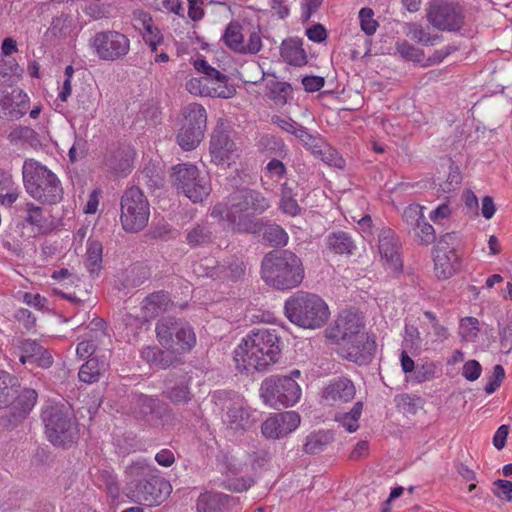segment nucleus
<instances>
[{
    "mask_svg": "<svg viewBox=\"0 0 512 512\" xmlns=\"http://www.w3.org/2000/svg\"><path fill=\"white\" fill-rule=\"evenodd\" d=\"M194 68L198 72L203 73V77L211 81V84H227L228 77L214 67L210 66L204 59H197L194 62Z\"/></svg>",
    "mask_w": 512,
    "mask_h": 512,
    "instance_id": "37998d69",
    "label": "nucleus"
},
{
    "mask_svg": "<svg viewBox=\"0 0 512 512\" xmlns=\"http://www.w3.org/2000/svg\"><path fill=\"white\" fill-rule=\"evenodd\" d=\"M356 395L354 383L346 377H337L328 382L320 391V403L328 407H340L351 402Z\"/></svg>",
    "mask_w": 512,
    "mask_h": 512,
    "instance_id": "a211bd4d",
    "label": "nucleus"
},
{
    "mask_svg": "<svg viewBox=\"0 0 512 512\" xmlns=\"http://www.w3.org/2000/svg\"><path fill=\"white\" fill-rule=\"evenodd\" d=\"M363 406L362 401H357L350 411L337 414L335 420L339 422L346 431L353 433L359 428V419L363 411Z\"/></svg>",
    "mask_w": 512,
    "mask_h": 512,
    "instance_id": "e433bc0d",
    "label": "nucleus"
},
{
    "mask_svg": "<svg viewBox=\"0 0 512 512\" xmlns=\"http://www.w3.org/2000/svg\"><path fill=\"white\" fill-rule=\"evenodd\" d=\"M423 206L411 204L407 206L402 214L403 221L411 230H417L419 223L425 219Z\"/></svg>",
    "mask_w": 512,
    "mask_h": 512,
    "instance_id": "a18cd8bd",
    "label": "nucleus"
},
{
    "mask_svg": "<svg viewBox=\"0 0 512 512\" xmlns=\"http://www.w3.org/2000/svg\"><path fill=\"white\" fill-rule=\"evenodd\" d=\"M427 20L441 31H459L464 24L461 6L453 0H430Z\"/></svg>",
    "mask_w": 512,
    "mask_h": 512,
    "instance_id": "2eb2a0df",
    "label": "nucleus"
},
{
    "mask_svg": "<svg viewBox=\"0 0 512 512\" xmlns=\"http://www.w3.org/2000/svg\"><path fill=\"white\" fill-rule=\"evenodd\" d=\"M29 108V98L22 90L14 89L11 93L0 91V117L17 120Z\"/></svg>",
    "mask_w": 512,
    "mask_h": 512,
    "instance_id": "5701e85b",
    "label": "nucleus"
},
{
    "mask_svg": "<svg viewBox=\"0 0 512 512\" xmlns=\"http://www.w3.org/2000/svg\"><path fill=\"white\" fill-rule=\"evenodd\" d=\"M261 275L268 286L285 291L294 289L302 283L305 269L301 258L294 252L273 250L262 260Z\"/></svg>",
    "mask_w": 512,
    "mask_h": 512,
    "instance_id": "7ed1b4c3",
    "label": "nucleus"
},
{
    "mask_svg": "<svg viewBox=\"0 0 512 512\" xmlns=\"http://www.w3.org/2000/svg\"><path fill=\"white\" fill-rule=\"evenodd\" d=\"M134 152L131 148H120L106 160V165L117 173H127L132 166Z\"/></svg>",
    "mask_w": 512,
    "mask_h": 512,
    "instance_id": "72a5a7b5",
    "label": "nucleus"
},
{
    "mask_svg": "<svg viewBox=\"0 0 512 512\" xmlns=\"http://www.w3.org/2000/svg\"><path fill=\"white\" fill-rule=\"evenodd\" d=\"M120 206V221L126 232L136 233L146 227L150 216V204L139 187L127 188L121 197Z\"/></svg>",
    "mask_w": 512,
    "mask_h": 512,
    "instance_id": "9d476101",
    "label": "nucleus"
},
{
    "mask_svg": "<svg viewBox=\"0 0 512 512\" xmlns=\"http://www.w3.org/2000/svg\"><path fill=\"white\" fill-rule=\"evenodd\" d=\"M269 201L263 194L253 189H241L232 193L228 199L227 221L238 232L256 233L260 224L255 215L269 208Z\"/></svg>",
    "mask_w": 512,
    "mask_h": 512,
    "instance_id": "20e7f679",
    "label": "nucleus"
},
{
    "mask_svg": "<svg viewBox=\"0 0 512 512\" xmlns=\"http://www.w3.org/2000/svg\"><path fill=\"white\" fill-rule=\"evenodd\" d=\"M482 372V367L480 363L476 360H469L463 366L462 375L468 381L477 380Z\"/></svg>",
    "mask_w": 512,
    "mask_h": 512,
    "instance_id": "680f3d73",
    "label": "nucleus"
},
{
    "mask_svg": "<svg viewBox=\"0 0 512 512\" xmlns=\"http://www.w3.org/2000/svg\"><path fill=\"white\" fill-rule=\"evenodd\" d=\"M173 305L169 295L163 291L147 296L142 302L143 317L153 319L169 310Z\"/></svg>",
    "mask_w": 512,
    "mask_h": 512,
    "instance_id": "c85d7f7f",
    "label": "nucleus"
},
{
    "mask_svg": "<svg viewBox=\"0 0 512 512\" xmlns=\"http://www.w3.org/2000/svg\"><path fill=\"white\" fill-rule=\"evenodd\" d=\"M18 349L20 351L19 360L22 364L30 363L42 368H49L53 363V358L49 351L36 340H20Z\"/></svg>",
    "mask_w": 512,
    "mask_h": 512,
    "instance_id": "b1692460",
    "label": "nucleus"
},
{
    "mask_svg": "<svg viewBox=\"0 0 512 512\" xmlns=\"http://www.w3.org/2000/svg\"><path fill=\"white\" fill-rule=\"evenodd\" d=\"M16 211L27 224L35 226L38 229H42L46 226L47 218L41 206L30 201H25L24 203L16 205Z\"/></svg>",
    "mask_w": 512,
    "mask_h": 512,
    "instance_id": "7c9ffc66",
    "label": "nucleus"
},
{
    "mask_svg": "<svg viewBox=\"0 0 512 512\" xmlns=\"http://www.w3.org/2000/svg\"><path fill=\"white\" fill-rule=\"evenodd\" d=\"M102 261V244L97 240H89L87 243V266L94 271Z\"/></svg>",
    "mask_w": 512,
    "mask_h": 512,
    "instance_id": "3c124183",
    "label": "nucleus"
},
{
    "mask_svg": "<svg viewBox=\"0 0 512 512\" xmlns=\"http://www.w3.org/2000/svg\"><path fill=\"white\" fill-rule=\"evenodd\" d=\"M235 150L236 145L227 132L220 130L213 132L210 140V153L213 162L223 164L229 161Z\"/></svg>",
    "mask_w": 512,
    "mask_h": 512,
    "instance_id": "bb28decb",
    "label": "nucleus"
},
{
    "mask_svg": "<svg viewBox=\"0 0 512 512\" xmlns=\"http://www.w3.org/2000/svg\"><path fill=\"white\" fill-rule=\"evenodd\" d=\"M302 84L307 92H316L324 86L325 80L321 76H306L302 79Z\"/></svg>",
    "mask_w": 512,
    "mask_h": 512,
    "instance_id": "69168bd1",
    "label": "nucleus"
},
{
    "mask_svg": "<svg viewBox=\"0 0 512 512\" xmlns=\"http://www.w3.org/2000/svg\"><path fill=\"white\" fill-rule=\"evenodd\" d=\"M184 123L177 135V142L185 151L195 149L204 137L207 123L206 109L191 103L183 109Z\"/></svg>",
    "mask_w": 512,
    "mask_h": 512,
    "instance_id": "4468645a",
    "label": "nucleus"
},
{
    "mask_svg": "<svg viewBox=\"0 0 512 512\" xmlns=\"http://www.w3.org/2000/svg\"><path fill=\"white\" fill-rule=\"evenodd\" d=\"M396 50L401 55L402 58L408 61H413L417 63H421L424 61V52L423 50L415 47L411 43L406 40L401 42H397Z\"/></svg>",
    "mask_w": 512,
    "mask_h": 512,
    "instance_id": "49530a36",
    "label": "nucleus"
},
{
    "mask_svg": "<svg viewBox=\"0 0 512 512\" xmlns=\"http://www.w3.org/2000/svg\"><path fill=\"white\" fill-rule=\"evenodd\" d=\"M373 17L374 11L371 8L364 7L359 11L361 30L368 36L373 35L379 26Z\"/></svg>",
    "mask_w": 512,
    "mask_h": 512,
    "instance_id": "8fccbe9b",
    "label": "nucleus"
},
{
    "mask_svg": "<svg viewBox=\"0 0 512 512\" xmlns=\"http://www.w3.org/2000/svg\"><path fill=\"white\" fill-rule=\"evenodd\" d=\"M89 45L100 60L115 62L123 60L129 54L131 41L120 31L102 30L93 35Z\"/></svg>",
    "mask_w": 512,
    "mask_h": 512,
    "instance_id": "ddd939ff",
    "label": "nucleus"
},
{
    "mask_svg": "<svg viewBox=\"0 0 512 512\" xmlns=\"http://www.w3.org/2000/svg\"><path fill=\"white\" fill-rule=\"evenodd\" d=\"M78 109L84 117H94L97 103L95 98L87 93H81L77 96Z\"/></svg>",
    "mask_w": 512,
    "mask_h": 512,
    "instance_id": "4d7b16f0",
    "label": "nucleus"
},
{
    "mask_svg": "<svg viewBox=\"0 0 512 512\" xmlns=\"http://www.w3.org/2000/svg\"><path fill=\"white\" fill-rule=\"evenodd\" d=\"M47 439L54 446H70L79 438L76 417L69 405L49 404L41 413Z\"/></svg>",
    "mask_w": 512,
    "mask_h": 512,
    "instance_id": "6e6552de",
    "label": "nucleus"
},
{
    "mask_svg": "<svg viewBox=\"0 0 512 512\" xmlns=\"http://www.w3.org/2000/svg\"><path fill=\"white\" fill-rule=\"evenodd\" d=\"M26 192L44 205H55L63 198V187L57 175L34 159H26L22 168Z\"/></svg>",
    "mask_w": 512,
    "mask_h": 512,
    "instance_id": "39448f33",
    "label": "nucleus"
},
{
    "mask_svg": "<svg viewBox=\"0 0 512 512\" xmlns=\"http://www.w3.org/2000/svg\"><path fill=\"white\" fill-rule=\"evenodd\" d=\"M132 410L138 417H150L151 420L162 419L167 411V405L158 398L144 394H135L131 399Z\"/></svg>",
    "mask_w": 512,
    "mask_h": 512,
    "instance_id": "a878e982",
    "label": "nucleus"
},
{
    "mask_svg": "<svg viewBox=\"0 0 512 512\" xmlns=\"http://www.w3.org/2000/svg\"><path fill=\"white\" fill-rule=\"evenodd\" d=\"M171 177L177 190L194 203L203 201L211 192L207 177L201 175L193 164L183 163L174 166Z\"/></svg>",
    "mask_w": 512,
    "mask_h": 512,
    "instance_id": "f8f14e48",
    "label": "nucleus"
},
{
    "mask_svg": "<svg viewBox=\"0 0 512 512\" xmlns=\"http://www.w3.org/2000/svg\"><path fill=\"white\" fill-rule=\"evenodd\" d=\"M289 321L305 329H317L328 320L330 312L326 302L318 295L306 291H297L284 305Z\"/></svg>",
    "mask_w": 512,
    "mask_h": 512,
    "instance_id": "423d86ee",
    "label": "nucleus"
},
{
    "mask_svg": "<svg viewBox=\"0 0 512 512\" xmlns=\"http://www.w3.org/2000/svg\"><path fill=\"white\" fill-rule=\"evenodd\" d=\"M108 368L109 359L105 354L93 356L81 366L78 373L79 380L88 384L97 382Z\"/></svg>",
    "mask_w": 512,
    "mask_h": 512,
    "instance_id": "cd10ccee",
    "label": "nucleus"
},
{
    "mask_svg": "<svg viewBox=\"0 0 512 512\" xmlns=\"http://www.w3.org/2000/svg\"><path fill=\"white\" fill-rule=\"evenodd\" d=\"M399 248L400 242L395 232L389 228L382 229L378 236V250L385 267L393 272L402 270Z\"/></svg>",
    "mask_w": 512,
    "mask_h": 512,
    "instance_id": "aec40b11",
    "label": "nucleus"
},
{
    "mask_svg": "<svg viewBox=\"0 0 512 512\" xmlns=\"http://www.w3.org/2000/svg\"><path fill=\"white\" fill-rule=\"evenodd\" d=\"M281 354V337L276 329L251 330L234 350V360L240 372L267 371Z\"/></svg>",
    "mask_w": 512,
    "mask_h": 512,
    "instance_id": "f257e3e1",
    "label": "nucleus"
},
{
    "mask_svg": "<svg viewBox=\"0 0 512 512\" xmlns=\"http://www.w3.org/2000/svg\"><path fill=\"white\" fill-rule=\"evenodd\" d=\"M149 472V467L140 461L127 468L126 473L133 478L128 485V495L142 505L154 506L169 496L172 487L164 478L148 475Z\"/></svg>",
    "mask_w": 512,
    "mask_h": 512,
    "instance_id": "0eeeda50",
    "label": "nucleus"
},
{
    "mask_svg": "<svg viewBox=\"0 0 512 512\" xmlns=\"http://www.w3.org/2000/svg\"><path fill=\"white\" fill-rule=\"evenodd\" d=\"M404 29V32L408 38L417 43H421L428 46L435 45L442 38L439 35L429 34L423 29L421 25L416 23H408L406 24Z\"/></svg>",
    "mask_w": 512,
    "mask_h": 512,
    "instance_id": "58836bf2",
    "label": "nucleus"
},
{
    "mask_svg": "<svg viewBox=\"0 0 512 512\" xmlns=\"http://www.w3.org/2000/svg\"><path fill=\"white\" fill-rule=\"evenodd\" d=\"M451 238V234L444 235L434 251V269L438 279L450 278L459 267V258L455 250L444 246Z\"/></svg>",
    "mask_w": 512,
    "mask_h": 512,
    "instance_id": "412c9836",
    "label": "nucleus"
},
{
    "mask_svg": "<svg viewBox=\"0 0 512 512\" xmlns=\"http://www.w3.org/2000/svg\"><path fill=\"white\" fill-rule=\"evenodd\" d=\"M328 247L337 254H352L356 246L348 233L337 231L327 237Z\"/></svg>",
    "mask_w": 512,
    "mask_h": 512,
    "instance_id": "f704fd0d",
    "label": "nucleus"
},
{
    "mask_svg": "<svg viewBox=\"0 0 512 512\" xmlns=\"http://www.w3.org/2000/svg\"><path fill=\"white\" fill-rule=\"evenodd\" d=\"M434 376V367L431 364H425L414 369L413 379L417 383L431 380Z\"/></svg>",
    "mask_w": 512,
    "mask_h": 512,
    "instance_id": "e2e57ef3",
    "label": "nucleus"
},
{
    "mask_svg": "<svg viewBox=\"0 0 512 512\" xmlns=\"http://www.w3.org/2000/svg\"><path fill=\"white\" fill-rule=\"evenodd\" d=\"M327 337L339 346L341 356L347 360L363 365L373 358L375 342L364 332V323L357 313L341 312Z\"/></svg>",
    "mask_w": 512,
    "mask_h": 512,
    "instance_id": "f03ea898",
    "label": "nucleus"
},
{
    "mask_svg": "<svg viewBox=\"0 0 512 512\" xmlns=\"http://www.w3.org/2000/svg\"><path fill=\"white\" fill-rule=\"evenodd\" d=\"M17 392V380L8 372L0 371V408L7 407Z\"/></svg>",
    "mask_w": 512,
    "mask_h": 512,
    "instance_id": "4c0bfd02",
    "label": "nucleus"
},
{
    "mask_svg": "<svg viewBox=\"0 0 512 512\" xmlns=\"http://www.w3.org/2000/svg\"><path fill=\"white\" fill-rule=\"evenodd\" d=\"M85 13L94 20L107 19L110 16L109 6L95 0L86 6Z\"/></svg>",
    "mask_w": 512,
    "mask_h": 512,
    "instance_id": "bf43d9fd",
    "label": "nucleus"
},
{
    "mask_svg": "<svg viewBox=\"0 0 512 512\" xmlns=\"http://www.w3.org/2000/svg\"><path fill=\"white\" fill-rule=\"evenodd\" d=\"M20 69L15 58H5L0 54V83H5L10 80L12 75H21Z\"/></svg>",
    "mask_w": 512,
    "mask_h": 512,
    "instance_id": "09e8293b",
    "label": "nucleus"
},
{
    "mask_svg": "<svg viewBox=\"0 0 512 512\" xmlns=\"http://www.w3.org/2000/svg\"><path fill=\"white\" fill-rule=\"evenodd\" d=\"M186 89L196 96L218 97L223 99L231 98L236 90L228 84H211V81L204 77L192 78L186 82Z\"/></svg>",
    "mask_w": 512,
    "mask_h": 512,
    "instance_id": "393cba45",
    "label": "nucleus"
},
{
    "mask_svg": "<svg viewBox=\"0 0 512 512\" xmlns=\"http://www.w3.org/2000/svg\"><path fill=\"white\" fill-rule=\"evenodd\" d=\"M36 136L37 134L32 128L18 126L10 131L8 139L10 142L24 140L26 142L32 143L34 140H36Z\"/></svg>",
    "mask_w": 512,
    "mask_h": 512,
    "instance_id": "052dcab7",
    "label": "nucleus"
},
{
    "mask_svg": "<svg viewBox=\"0 0 512 512\" xmlns=\"http://www.w3.org/2000/svg\"><path fill=\"white\" fill-rule=\"evenodd\" d=\"M163 393L174 404L187 403L192 397L187 384L183 381L174 386H167Z\"/></svg>",
    "mask_w": 512,
    "mask_h": 512,
    "instance_id": "c03bdc74",
    "label": "nucleus"
},
{
    "mask_svg": "<svg viewBox=\"0 0 512 512\" xmlns=\"http://www.w3.org/2000/svg\"><path fill=\"white\" fill-rule=\"evenodd\" d=\"M292 134L303 142L305 146L309 147L313 154L321 152V144H324V141L321 138L310 134L306 128L300 126L297 130H293Z\"/></svg>",
    "mask_w": 512,
    "mask_h": 512,
    "instance_id": "de8ad7c7",
    "label": "nucleus"
},
{
    "mask_svg": "<svg viewBox=\"0 0 512 512\" xmlns=\"http://www.w3.org/2000/svg\"><path fill=\"white\" fill-rule=\"evenodd\" d=\"M37 397L34 389L21 388L18 385V392L7 406L9 408V423L12 426H16L29 415L36 404Z\"/></svg>",
    "mask_w": 512,
    "mask_h": 512,
    "instance_id": "4be33fe9",
    "label": "nucleus"
},
{
    "mask_svg": "<svg viewBox=\"0 0 512 512\" xmlns=\"http://www.w3.org/2000/svg\"><path fill=\"white\" fill-rule=\"evenodd\" d=\"M215 398L221 402L222 421L228 430L237 433L245 431L253 425L254 419L241 398L237 396L227 399L225 392L217 393Z\"/></svg>",
    "mask_w": 512,
    "mask_h": 512,
    "instance_id": "dca6fc26",
    "label": "nucleus"
},
{
    "mask_svg": "<svg viewBox=\"0 0 512 512\" xmlns=\"http://www.w3.org/2000/svg\"><path fill=\"white\" fill-rule=\"evenodd\" d=\"M263 239L273 247H282L288 243V234L280 225L272 223L263 228Z\"/></svg>",
    "mask_w": 512,
    "mask_h": 512,
    "instance_id": "ea45409f",
    "label": "nucleus"
},
{
    "mask_svg": "<svg viewBox=\"0 0 512 512\" xmlns=\"http://www.w3.org/2000/svg\"><path fill=\"white\" fill-rule=\"evenodd\" d=\"M333 441V435L329 431H318L306 437L303 450L308 454H317Z\"/></svg>",
    "mask_w": 512,
    "mask_h": 512,
    "instance_id": "c9c22d12",
    "label": "nucleus"
},
{
    "mask_svg": "<svg viewBox=\"0 0 512 512\" xmlns=\"http://www.w3.org/2000/svg\"><path fill=\"white\" fill-rule=\"evenodd\" d=\"M478 320L474 317H466L461 320L459 333L466 341H473L479 331Z\"/></svg>",
    "mask_w": 512,
    "mask_h": 512,
    "instance_id": "5fc2aeb1",
    "label": "nucleus"
},
{
    "mask_svg": "<svg viewBox=\"0 0 512 512\" xmlns=\"http://www.w3.org/2000/svg\"><path fill=\"white\" fill-rule=\"evenodd\" d=\"M280 55L290 65L302 66L307 63V55L299 39L284 40L280 47Z\"/></svg>",
    "mask_w": 512,
    "mask_h": 512,
    "instance_id": "c756f323",
    "label": "nucleus"
},
{
    "mask_svg": "<svg viewBox=\"0 0 512 512\" xmlns=\"http://www.w3.org/2000/svg\"><path fill=\"white\" fill-rule=\"evenodd\" d=\"M229 496L221 493L206 492L199 496L197 512H219L228 503Z\"/></svg>",
    "mask_w": 512,
    "mask_h": 512,
    "instance_id": "473e14b6",
    "label": "nucleus"
},
{
    "mask_svg": "<svg viewBox=\"0 0 512 512\" xmlns=\"http://www.w3.org/2000/svg\"><path fill=\"white\" fill-rule=\"evenodd\" d=\"M155 331L163 347L175 349L179 354L191 351L197 342L193 327L182 319L163 317L156 323Z\"/></svg>",
    "mask_w": 512,
    "mask_h": 512,
    "instance_id": "1a4fd4ad",
    "label": "nucleus"
},
{
    "mask_svg": "<svg viewBox=\"0 0 512 512\" xmlns=\"http://www.w3.org/2000/svg\"><path fill=\"white\" fill-rule=\"evenodd\" d=\"M242 25L231 21L222 35L224 44L233 52L239 54H257L262 48V39L259 31H252L248 41L245 42Z\"/></svg>",
    "mask_w": 512,
    "mask_h": 512,
    "instance_id": "f3484780",
    "label": "nucleus"
},
{
    "mask_svg": "<svg viewBox=\"0 0 512 512\" xmlns=\"http://www.w3.org/2000/svg\"><path fill=\"white\" fill-rule=\"evenodd\" d=\"M179 353L175 349L166 348V350H162L158 357L157 363L155 367L160 369H167L171 366H176L180 363L181 359L178 356Z\"/></svg>",
    "mask_w": 512,
    "mask_h": 512,
    "instance_id": "13d9d810",
    "label": "nucleus"
},
{
    "mask_svg": "<svg viewBox=\"0 0 512 512\" xmlns=\"http://www.w3.org/2000/svg\"><path fill=\"white\" fill-rule=\"evenodd\" d=\"M260 390L264 402L275 409L293 406L301 397V388L291 376H271Z\"/></svg>",
    "mask_w": 512,
    "mask_h": 512,
    "instance_id": "9b49d317",
    "label": "nucleus"
},
{
    "mask_svg": "<svg viewBox=\"0 0 512 512\" xmlns=\"http://www.w3.org/2000/svg\"><path fill=\"white\" fill-rule=\"evenodd\" d=\"M15 318L23 324V326L30 330L35 326L36 318L33 316L30 310L21 308L16 311Z\"/></svg>",
    "mask_w": 512,
    "mask_h": 512,
    "instance_id": "338daca9",
    "label": "nucleus"
},
{
    "mask_svg": "<svg viewBox=\"0 0 512 512\" xmlns=\"http://www.w3.org/2000/svg\"><path fill=\"white\" fill-rule=\"evenodd\" d=\"M268 95L278 105L287 103L288 95L292 91V87L287 82L271 80L267 83Z\"/></svg>",
    "mask_w": 512,
    "mask_h": 512,
    "instance_id": "79ce46f5",
    "label": "nucleus"
},
{
    "mask_svg": "<svg viewBox=\"0 0 512 512\" xmlns=\"http://www.w3.org/2000/svg\"><path fill=\"white\" fill-rule=\"evenodd\" d=\"M68 17L64 14L55 17L51 23V31L54 35H66L69 25L67 24Z\"/></svg>",
    "mask_w": 512,
    "mask_h": 512,
    "instance_id": "774afa93",
    "label": "nucleus"
},
{
    "mask_svg": "<svg viewBox=\"0 0 512 512\" xmlns=\"http://www.w3.org/2000/svg\"><path fill=\"white\" fill-rule=\"evenodd\" d=\"M418 241L422 245H430L436 240L435 229L429 224L426 219L422 220L417 227V230H413Z\"/></svg>",
    "mask_w": 512,
    "mask_h": 512,
    "instance_id": "603ef678",
    "label": "nucleus"
},
{
    "mask_svg": "<svg viewBox=\"0 0 512 512\" xmlns=\"http://www.w3.org/2000/svg\"><path fill=\"white\" fill-rule=\"evenodd\" d=\"M317 155L321 156V159L330 166L340 169L345 166V161L341 156H339L338 152L332 147L325 145V143L321 144V152H318Z\"/></svg>",
    "mask_w": 512,
    "mask_h": 512,
    "instance_id": "864d4df0",
    "label": "nucleus"
},
{
    "mask_svg": "<svg viewBox=\"0 0 512 512\" xmlns=\"http://www.w3.org/2000/svg\"><path fill=\"white\" fill-rule=\"evenodd\" d=\"M492 493L506 502L512 501V481L498 479L492 483Z\"/></svg>",
    "mask_w": 512,
    "mask_h": 512,
    "instance_id": "6e6d98bb",
    "label": "nucleus"
},
{
    "mask_svg": "<svg viewBox=\"0 0 512 512\" xmlns=\"http://www.w3.org/2000/svg\"><path fill=\"white\" fill-rule=\"evenodd\" d=\"M296 193H294L293 188L288 185V183H284L281 188V196H280V209L283 213L288 214L290 216H296L300 213V206L295 199Z\"/></svg>",
    "mask_w": 512,
    "mask_h": 512,
    "instance_id": "a19ab883",
    "label": "nucleus"
},
{
    "mask_svg": "<svg viewBox=\"0 0 512 512\" xmlns=\"http://www.w3.org/2000/svg\"><path fill=\"white\" fill-rule=\"evenodd\" d=\"M213 240L214 232L208 222L197 223L186 231V243L192 248L208 245Z\"/></svg>",
    "mask_w": 512,
    "mask_h": 512,
    "instance_id": "2f4dec72",
    "label": "nucleus"
},
{
    "mask_svg": "<svg viewBox=\"0 0 512 512\" xmlns=\"http://www.w3.org/2000/svg\"><path fill=\"white\" fill-rule=\"evenodd\" d=\"M299 424V414L287 411L275 414L265 420L261 425V431L268 439H279L294 431Z\"/></svg>",
    "mask_w": 512,
    "mask_h": 512,
    "instance_id": "6ab92c4d",
    "label": "nucleus"
},
{
    "mask_svg": "<svg viewBox=\"0 0 512 512\" xmlns=\"http://www.w3.org/2000/svg\"><path fill=\"white\" fill-rule=\"evenodd\" d=\"M405 342L411 348H419L421 344L420 332L414 325L406 324L405 326Z\"/></svg>",
    "mask_w": 512,
    "mask_h": 512,
    "instance_id": "0e129e2a",
    "label": "nucleus"
}]
</instances>
